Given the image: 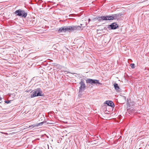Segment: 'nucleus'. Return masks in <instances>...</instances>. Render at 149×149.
Segmentation results:
<instances>
[{
    "mask_svg": "<svg viewBox=\"0 0 149 149\" xmlns=\"http://www.w3.org/2000/svg\"><path fill=\"white\" fill-rule=\"evenodd\" d=\"M64 28V26L60 28L58 30V32L59 33H61L62 32H65Z\"/></svg>",
    "mask_w": 149,
    "mask_h": 149,
    "instance_id": "nucleus-10",
    "label": "nucleus"
},
{
    "mask_svg": "<svg viewBox=\"0 0 149 149\" xmlns=\"http://www.w3.org/2000/svg\"><path fill=\"white\" fill-rule=\"evenodd\" d=\"M114 86L115 89L116 90H118L119 89V87L118 84L116 83H115L114 84Z\"/></svg>",
    "mask_w": 149,
    "mask_h": 149,
    "instance_id": "nucleus-11",
    "label": "nucleus"
},
{
    "mask_svg": "<svg viewBox=\"0 0 149 149\" xmlns=\"http://www.w3.org/2000/svg\"><path fill=\"white\" fill-rule=\"evenodd\" d=\"M14 13L17 16L24 18L26 17L27 15V13L24 10L21 9L16 10Z\"/></svg>",
    "mask_w": 149,
    "mask_h": 149,
    "instance_id": "nucleus-4",
    "label": "nucleus"
},
{
    "mask_svg": "<svg viewBox=\"0 0 149 149\" xmlns=\"http://www.w3.org/2000/svg\"><path fill=\"white\" fill-rule=\"evenodd\" d=\"M2 98H1L0 96V101H1L2 100Z\"/></svg>",
    "mask_w": 149,
    "mask_h": 149,
    "instance_id": "nucleus-14",
    "label": "nucleus"
},
{
    "mask_svg": "<svg viewBox=\"0 0 149 149\" xmlns=\"http://www.w3.org/2000/svg\"><path fill=\"white\" fill-rule=\"evenodd\" d=\"M105 104L112 107H114L115 106L114 103L111 101H107L105 102Z\"/></svg>",
    "mask_w": 149,
    "mask_h": 149,
    "instance_id": "nucleus-8",
    "label": "nucleus"
},
{
    "mask_svg": "<svg viewBox=\"0 0 149 149\" xmlns=\"http://www.w3.org/2000/svg\"><path fill=\"white\" fill-rule=\"evenodd\" d=\"M121 14L118 13L112 14L111 16H104L99 17L97 18L99 22H102L103 20H110L116 19L121 16Z\"/></svg>",
    "mask_w": 149,
    "mask_h": 149,
    "instance_id": "nucleus-1",
    "label": "nucleus"
},
{
    "mask_svg": "<svg viewBox=\"0 0 149 149\" xmlns=\"http://www.w3.org/2000/svg\"><path fill=\"white\" fill-rule=\"evenodd\" d=\"M10 102H11L10 100H7V101H5V102L6 103L8 104V103H10Z\"/></svg>",
    "mask_w": 149,
    "mask_h": 149,
    "instance_id": "nucleus-13",
    "label": "nucleus"
},
{
    "mask_svg": "<svg viewBox=\"0 0 149 149\" xmlns=\"http://www.w3.org/2000/svg\"><path fill=\"white\" fill-rule=\"evenodd\" d=\"M32 92H33V93L31 95V98L37 96H43V94H42V92L41 89L40 88H38L36 89H35Z\"/></svg>",
    "mask_w": 149,
    "mask_h": 149,
    "instance_id": "nucleus-3",
    "label": "nucleus"
},
{
    "mask_svg": "<svg viewBox=\"0 0 149 149\" xmlns=\"http://www.w3.org/2000/svg\"><path fill=\"white\" fill-rule=\"evenodd\" d=\"M79 84H80L81 86L79 87V92L80 93L84 91L86 88V86L84 82L82 81L80 82Z\"/></svg>",
    "mask_w": 149,
    "mask_h": 149,
    "instance_id": "nucleus-6",
    "label": "nucleus"
},
{
    "mask_svg": "<svg viewBox=\"0 0 149 149\" xmlns=\"http://www.w3.org/2000/svg\"><path fill=\"white\" fill-rule=\"evenodd\" d=\"M90 20H91L90 19V18L88 19V22H89L90 21Z\"/></svg>",
    "mask_w": 149,
    "mask_h": 149,
    "instance_id": "nucleus-15",
    "label": "nucleus"
},
{
    "mask_svg": "<svg viewBox=\"0 0 149 149\" xmlns=\"http://www.w3.org/2000/svg\"><path fill=\"white\" fill-rule=\"evenodd\" d=\"M86 82L87 83H90L92 84H95L97 85V84L101 85V84L99 82V80L97 79H87Z\"/></svg>",
    "mask_w": 149,
    "mask_h": 149,
    "instance_id": "nucleus-5",
    "label": "nucleus"
},
{
    "mask_svg": "<svg viewBox=\"0 0 149 149\" xmlns=\"http://www.w3.org/2000/svg\"><path fill=\"white\" fill-rule=\"evenodd\" d=\"M65 32L68 31L69 32H71L77 30H80L81 27L79 26H64Z\"/></svg>",
    "mask_w": 149,
    "mask_h": 149,
    "instance_id": "nucleus-2",
    "label": "nucleus"
},
{
    "mask_svg": "<svg viewBox=\"0 0 149 149\" xmlns=\"http://www.w3.org/2000/svg\"><path fill=\"white\" fill-rule=\"evenodd\" d=\"M135 64L134 63H131L130 66L132 68H134Z\"/></svg>",
    "mask_w": 149,
    "mask_h": 149,
    "instance_id": "nucleus-12",
    "label": "nucleus"
},
{
    "mask_svg": "<svg viewBox=\"0 0 149 149\" xmlns=\"http://www.w3.org/2000/svg\"><path fill=\"white\" fill-rule=\"evenodd\" d=\"M43 123H44L43 122H42L39 123L37 124L36 125L35 124H33V125H32L31 126H29V128H33L34 127L36 126H40V125H43Z\"/></svg>",
    "mask_w": 149,
    "mask_h": 149,
    "instance_id": "nucleus-9",
    "label": "nucleus"
},
{
    "mask_svg": "<svg viewBox=\"0 0 149 149\" xmlns=\"http://www.w3.org/2000/svg\"><path fill=\"white\" fill-rule=\"evenodd\" d=\"M118 27V25L116 22H114L109 25L108 28H110L111 29H115Z\"/></svg>",
    "mask_w": 149,
    "mask_h": 149,
    "instance_id": "nucleus-7",
    "label": "nucleus"
},
{
    "mask_svg": "<svg viewBox=\"0 0 149 149\" xmlns=\"http://www.w3.org/2000/svg\"><path fill=\"white\" fill-rule=\"evenodd\" d=\"M80 25H81H81H82V24H80Z\"/></svg>",
    "mask_w": 149,
    "mask_h": 149,
    "instance_id": "nucleus-17",
    "label": "nucleus"
},
{
    "mask_svg": "<svg viewBox=\"0 0 149 149\" xmlns=\"http://www.w3.org/2000/svg\"><path fill=\"white\" fill-rule=\"evenodd\" d=\"M46 135V136L48 138V137L47 135Z\"/></svg>",
    "mask_w": 149,
    "mask_h": 149,
    "instance_id": "nucleus-16",
    "label": "nucleus"
}]
</instances>
